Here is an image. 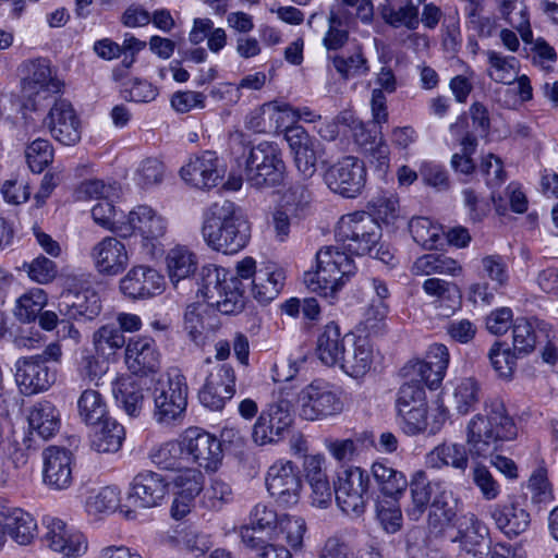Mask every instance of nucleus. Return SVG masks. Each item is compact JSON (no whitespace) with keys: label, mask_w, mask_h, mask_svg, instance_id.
Returning a JSON list of instances; mask_svg holds the SVG:
<instances>
[{"label":"nucleus","mask_w":558,"mask_h":558,"mask_svg":"<svg viewBox=\"0 0 558 558\" xmlns=\"http://www.w3.org/2000/svg\"><path fill=\"white\" fill-rule=\"evenodd\" d=\"M120 186L116 182L106 183L99 179H89L83 181L77 190L78 199H117L119 197Z\"/></svg>","instance_id":"052dcab7"},{"label":"nucleus","mask_w":558,"mask_h":558,"mask_svg":"<svg viewBox=\"0 0 558 558\" xmlns=\"http://www.w3.org/2000/svg\"><path fill=\"white\" fill-rule=\"evenodd\" d=\"M208 304L191 303L183 312V331L195 344L205 341L218 329V323L210 316Z\"/></svg>","instance_id":"c85d7f7f"},{"label":"nucleus","mask_w":558,"mask_h":558,"mask_svg":"<svg viewBox=\"0 0 558 558\" xmlns=\"http://www.w3.org/2000/svg\"><path fill=\"white\" fill-rule=\"evenodd\" d=\"M371 472L380 493L391 499H399L408 487L409 482L404 473L395 469L385 459L375 461Z\"/></svg>","instance_id":"c9c22d12"},{"label":"nucleus","mask_w":558,"mask_h":558,"mask_svg":"<svg viewBox=\"0 0 558 558\" xmlns=\"http://www.w3.org/2000/svg\"><path fill=\"white\" fill-rule=\"evenodd\" d=\"M286 140L293 154L298 171L305 179L312 178L316 172L317 160L324 155L323 144L303 128L289 130L286 133Z\"/></svg>","instance_id":"5701e85b"},{"label":"nucleus","mask_w":558,"mask_h":558,"mask_svg":"<svg viewBox=\"0 0 558 558\" xmlns=\"http://www.w3.org/2000/svg\"><path fill=\"white\" fill-rule=\"evenodd\" d=\"M238 165L242 168L246 182L256 189L272 187L283 179L284 162L281 150L272 142L245 147L238 158Z\"/></svg>","instance_id":"39448f33"},{"label":"nucleus","mask_w":558,"mask_h":558,"mask_svg":"<svg viewBox=\"0 0 558 558\" xmlns=\"http://www.w3.org/2000/svg\"><path fill=\"white\" fill-rule=\"evenodd\" d=\"M77 410L81 420L87 425L98 424L109 417L105 398L95 389H85L81 393Z\"/></svg>","instance_id":"09e8293b"},{"label":"nucleus","mask_w":558,"mask_h":558,"mask_svg":"<svg viewBox=\"0 0 558 558\" xmlns=\"http://www.w3.org/2000/svg\"><path fill=\"white\" fill-rule=\"evenodd\" d=\"M169 485L166 478L156 472L144 471L134 476L128 492L131 506L149 509L160 506L166 499Z\"/></svg>","instance_id":"aec40b11"},{"label":"nucleus","mask_w":558,"mask_h":558,"mask_svg":"<svg viewBox=\"0 0 558 558\" xmlns=\"http://www.w3.org/2000/svg\"><path fill=\"white\" fill-rule=\"evenodd\" d=\"M149 457L153 463L161 469L174 470L181 468L183 463H186L183 435L179 440L167 441L151 449Z\"/></svg>","instance_id":"8fccbe9b"},{"label":"nucleus","mask_w":558,"mask_h":558,"mask_svg":"<svg viewBox=\"0 0 558 558\" xmlns=\"http://www.w3.org/2000/svg\"><path fill=\"white\" fill-rule=\"evenodd\" d=\"M409 231L413 240L421 246L433 250L444 233L441 226L427 217H415L409 222Z\"/></svg>","instance_id":"6e6d98bb"},{"label":"nucleus","mask_w":558,"mask_h":558,"mask_svg":"<svg viewBox=\"0 0 558 558\" xmlns=\"http://www.w3.org/2000/svg\"><path fill=\"white\" fill-rule=\"evenodd\" d=\"M112 392L118 404L124 412L137 417L144 404V390L142 386L132 377L118 378L112 386Z\"/></svg>","instance_id":"79ce46f5"},{"label":"nucleus","mask_w":558,"mask_h":558,"mask_svg":"<svg viewBox=\"0 0 558 558\" xmlns=\"http://www.w3.org/2000/svg\"><path fill=\"white\" fill-rule=\"evenodd\" d=\"M180 174L191 186L210 190L222 180L225 170L216 153L206 150L201 155L192 156L181 168Z\"/></svg>","instance_id":"6ab92c4d"},{"label":"nucleus","mask_w":558,"mask_h":558,"mask_svg":"<svg viewBox=\"0 0 558 558\" xmlns=\"http://www.w3.org/2000/svg\"><path fill=\"white\" fill-rule=\"evenodd\" d=\"M335 236L337 244L322 247L316 253V270L304 277L312 292L331 301L356 274L355 263L344 250L355 255L369 253L380 239V228L369 214L356 211L340 218Z\"/></svg>","instance_id":"f257e3e1"},{"label":"nucleus","mask_w":558,"mask_h":558,"mask_svg":"<svg viewBox=\"0 0 558 558\" xmlns=\"http://www.w3.org/2000/svg\"><path fill=\"white\" fill-rule=\"evenodd\" d=\"M173 482L178 488V494L194 500L205 489V476L198 469L194 468L180 470Z\"/></svg>","instance_id":"0e129e2a"},{"label":"nucleus","mask_w":558,"mask_h":558,"mask_svg":"<svg viewBox=\"0 0 558 558\" xmlns=\"http://www.w3.org/2000/svg\"><path fill=\"white\" fill-rule=\"evenodd\" d=\"M114 229L120 238L128 239L138 234L144 242L154 243L166 234L168 220L153 207L138 205Z\"/></svg>","instance_id":"f8f14e48"},{"label":"nucleus","mask_w":558,"mask_h":558,"mask_svg":"<svg viewBox=\"0 0 558 558\" xmlns=\"http://www.w3.org/2000/svg\"><path fill=\"white\" fill-rule=\"evenodd\" d=\"M229 271L216 265L203 266L197 279V295L220 313L230 315L241 312L244 307L245 290L239 278H228Z\"/></svg>","instance_id":"20e7f679"},{"label":"nucleus","mask_w":558,"mask_h":558,"mask_svg":"<svg viewBox=\"0 0 558 558\" xmlns=\"http://www.w3.org/2000/svg\"><path fill=\"white\" fill-rule=\"evenodd\" d=\"M124 360L129 371L135 375L146 376L159 371L161 354L154 339L136 336L126 342Z\"/></svg>","instance_id":"b1692460"},{"label":"nucleus","mask_w":558,"mask_h":558,"mask_svg":"<svg viewBox=\"0 0 558 558\" xmlns=\"http://www.w3.org/2000/svg\"><path fill=\"white\" fill-rule=\"evenodd\" d=\"M490 364L495 372L505 379H510L517 366V356L501 342H495L488 352Z\"/></svg>","instance_id":"774afa93"},{"label":"nucleus","mask_w":558,"mask_h":558,"mask_svg":"<svg viewBox=\"0 0 558 558\" xmlns=\"http://www.w3.org/2000/svg\"><path fill=\"white\" fill-rule=\"evenodd\" d=\"M293 424L290 401L280 398L266 404L252 427V439L258 446L282 440Z\"/></svg>","instance_id":"1a4fd4ad"},{"label":"nucleus","mask_w":558,"mask_h":558,"mask_svg":"<svg viewBox=\"0 0 558 558\" xmlns=\"http://www.w3.org/2000/svg\"><path fill=\"white\" fill-rule=\"evenodd\" d=\"M44 525L43 542L50 550L69 557H82L88 551L87 536L61 519L47 517Z\"/></svg>","instance_id":"2eb2a0df"},{"label":"nucleus","mask_w":558,"mask_h":558,"mask_svg":"<svg viewBox=\"0 0 558 558\" xmlns=\"http://www.w3.org/2000/svg\"><path fill=\"white\" fill-rule=\"evenodd\" d=\"M312 201L313 193L310 184L296 182L284 193L282 206L287 208L291 215L299 217L308 209Z\"/></svg>","instance_id":"e2e57ef3"},{"label":"nucleus","mask_w":558,"mask_h":558,"mask_svg":"<svg viewBox=\"0 0 558 558\" xmlns=\"http://www.w3.org/2000/svg\"><path fill=\"white\" fill-rule=\"evenodd\" d=\"M397 416L400 428L408 436L436 435L444 427L448 417L447 410L442 407H438L429 414L427 404L403 410L398 412Z\"/></svg>","instance_id":"393cba45"},{"label":"nucleus","mask_w":558,"mask_h":558,"mask_svg":"<svg viewBox=\"0 0 558 558\" xmlns=\"http://www.w3.org/2000/svg\"><path fill=\"white\" fill-rule=\"evenodd\" d=\"M90 439V447L99 453H113L121 449L125 432L116 420L108 417L99 423Z\"/></svg>","instance_id":"37998d69"},{"label":"nucleus","mask_w":558,"mask_h":558,"mask_svg":"<svg viewBox=\"0 0 558 558\" xmlns=\"http://www.w3.org/2000/svg\"><path fill=\"white\" fill-rule=\"evenodd\" d=\"M125 344L124 335L114 324L102 325L93 333L95 353L105 360H110Z\"/></svg>","instance_id":"de8ad7c7"},{"label":"nucleus","mask_w":558,"mask_h":558,"mask_svg":"<svg viewBox=\"0 0 558 558\" xmlns=\"http://www.w3.org/2000/svg\"><path fill=\"white\" fill-rule=\"evenodd\" d=\"M25 157L29 169L40 173L52 162L53 147L48 140L37 138L27 146Z\"/></svg>","instance_id":"338daca9"},{"label":"nucleus","mask_w":558,"mask_h":558,"mask_svg":"<svg viewBox=\"0 0 558 558\" xmlns=\"http://www.w3.org/2000/svg\"><path fill=\"white\" fill-rule=\"evenodd\" d=\"M22 93L37 109L41 102L62 92L63 83L52 73L49 60L37 58L21 64Z\"/></svg>","instance_id":"6e6552de"},{"label":"nucleus","mask_w":558,"mask_h":558,"mask_svg":"<svg viewBox=\"0 0 558 558\" xmlns=\"http://www.w3.org/2000/svg\"><path fill=\"white\" fill-rule=\"evenodd\" d=\"M490 517L497 529L509 538L524 533L531 523L530 513L519 502L494 505L490 507Z\"/></svg>","instance_id":"7c9ffc66"},{"label":"nucleus","mask_w":558,"mask_h":558,"mask_svg":"<svg viewBox=\"0 0 558 558\" xmlns=\"http://www.w3.org/2000/svg\"><path fill=\"white\" fill-rule=\"evenodd\" d=\"M501 16L509 25L515 28L523 41L530 43L533 34L530 27L529 15L525 7L518 0H502L499 5Z\"/></svg>","instance_id":"864d4df0"},{"label":"nucleus","mask_w":558,"mask_h":558,"mask_svg":"<svg viewBox=\"0 0 558 558\" xmlns=\"http://www.w3.org/2000/svg\"><path fill=\"white\" fill-rule=\"evenodd\" d=\"M56 371L40 357H21L15 363V381L23 395L48 390L56 381Z\"/></svg>","instance_id":"4be33fe9"},{"label":"nucleus","mask_w":558,"mask_h":558,"mask_svg":"<svg viewBox=\"0 0 558 558\" xmlns=\"http://www.w3.org/2000/svg\"><path fill=\"white\" fill-rule=\"evenodd\" d=\"M280 520V515L267 505L257 504L250 512V523L240 526L239 535L245 547H256L263 538L258 535L265 533L272 537Z\"/></svg>","instance_id":"cd10ccee"},{"label":"nucleus","mask_w":558,"mask_h":558,"mask_svg":"<svg viewBox=\"0 0 558 558\" xmlns=\"http://www.w3.org/2000/svg\"><path fill=\"white\" fill-rule=\"evenodd\" d=\"M350 343L337 366L345 375L352 378H361L372 367L374 360L373 347L366 338L355 335H353V340Z\"/></svg>","instance_id":"c756f323"},{"label":"nucleus","mask_w":558,"mask_h":558,"mask_svg":"<svg viewBox=\"0 0 558 558\" xmlns=\"http://www.w3.org/2000/svg\"><path fill=\"white\" fill-rule=\"evenodd\" d=\"M480 276L489 279L495 287L505 288L509 282V270L505 258L498 254L481 258Z\"/></svg>","instance_id":"69168bd1"},{"label":"nucleus","mask_w":558,"mask_h":558,"mask_svg":"<svg viewBox=\"0 0 558 558\" xmlns=\"http://www.w3.org/2000/svg\"><path fill=\"white\" fill-rule=\"evenodd\" d=\"M327 187L343 197L354 198L366 184L364 162L354 156H345L329 166L323 175Z\"/></svg>","instance_id":"9d476101"},{"label":"nucleus","mask_w":558,"mask_h":558,"mask_svg":"<svg viewBox=\"0 0 558 558\" xmlns=\"http://www.w3.org/2000/svg\"><path fill=\"white\" fill-rule=\"evenodd\" d=\"M186 463H195L207 472H216L221 465V441L199 428H189L183 434Z\"/></svg>","instance_id":"4468645a"},{"label":"nucleus","mask_w":558,"mask_h":558,"mask_svg":"<svg viewBox=\"0 0 558 558\" xmlns=\"http://www.w3.org/2000/svg\"><path fill=\"white\" fill-rule=\"evenodd\" d=\"M453 501L452 493L448 490L441 482V488L437 489L430 504L428 514V523L430 526L436 527L442 522H451L456 517V508L452 506Z\"/></svg>","instance_id":"13d9d810"},{"label":"nucleus","mask_w":558,"mask_h":558,"mask_svg":"<svg viewBox=\"0 0 558 558\" xmlns=\"http://www.w3.org/2000/svg\"><path fill=\"white\" fill-rule=\"evenodd\" d=\"M51 136L65 146H72L81 141L82 126L72 104L66 99H56L53 106L44 119Z\"/></svg>","instance_id":"a211bd4d"},{"label":"nucleus","mask_w":558,"mask_h":558,"mask_svg":"<svg viewBox=\"0 0 558 558\" xmlns=\"http://www.w3.org/2000/svg\"><path fill=\"white\" fill-rule=\"evenodd\" d=\"M328 29L323 38V45L328 51L342 49L349 41V31L345 26L344 11L331 8L328 14Z\"/></svg>","instance_id":"3c124183"},{"label":"nucleus","mask_w":558,"mask_h":558,"mask_svg":"<svg viewBox=\"0 0 558 558\" xmlns=\"http://www.w3.org/2000/svg\"><path fill=\"white\" fill-rule=\"evenodd\" d=\"M31 435L36 434L43 439L52 437L60 427V416L57 408L49 401L34 404L27 415Z\"/></svg>","instance_id":"58836bf2"},{"label":"nucleus","mask_w":558,"mask_h":558,"mask_svg":"<svg viewBox=\"0 0 558 558\" xmlns=\"http://www.w3.org/2000/svg\"><path fill=\"white\" fill-rule=\"evenodd\" d=\"M453 542L459 543V558H487L490 538L487 525L474 513L468 512L458 520Z\"/></svg>","instance_id":"dca6fc26"},{"label":"nucleus","mask_w":558,"mask_h":558,"mask_svg":"<svg viewBox=\"0 0 558 558\" xmlns=\"http://www.w3.org/2000/svg\"><path fill=\"white\" fill-rule=\"evenodd\" d=\"M189 388L179 369H171L156 381L154 387V417L160 424H170L185 412Z\"/></svg>","instance_id":"423d86ee"},{"label":"nucleus","mask_w":558,"mask_h":558,"mask_svg":"<svg viewBox=\"0 0 558 558\" xmlns=\"http://www.w3.org/2000/svg\"><path fill=\"white\" fill-rule=\"evenodd\" d=\"M486 56L489 63V77L498 83L510 84L514 78L517 59L511 56H504L495 50H488Z\"/></svg>","instance_id":"bf43d9fd"},{"label":"nucleus","mask_w":558,"mask_h":558,"mask_svg":"<svg viewBox=\"0 0 558 558\" xmlns=\"http://www.w3.org/2000/svg\"><path fill=\"white\" fill-rule=\"evenodd\" d=\"M58 310L68 319H93L100 313L101 305L94 292L65 291L59 298Z\"/></svg>","instance_id":"72a5a7b5"},{"label":"nucleus","mask_w":558,"mask_h":558,"mask_svg":"<svg viewBox=\"0 0 558 558\" xmlns=\"http://www.w3.org/2000/svg\"><path fill=\"white\" fill-rule=\"evenodd\" d=\"M170 281L177 286L179 281L190 278L197 267L196 255L186 246L177 245L166 256Z\"/></svg>","instance_id":"c03bdc74"},{"label":"nucleus","mask_w":558,"mask_h":558,"mask_svg":"<svg viewBox=\"0 0 558 558\" xmlns=\"http://www.w3.org/2000/svg\"><path fill=\"white\" fill-rule=\"evenodd\" d=\"M120 506V490L114 486H105L92 492L85 502L89 515L98 517L114 512Z\"/></svg>","instance_id":"603ef678"},{"label":"nucleus","mask_w":558,"mask_h":558,"mask_svg":"<svg viewBox=\"0 0 558 558\" xmlns=\"http://www.w3.org/2000/svg\"><path fill=\"white\" fill-rule=\"evenodd\" d=\"M266 486L279 505L290 507L300 499L302 481L291 461H277L268 469Z\"/></svg>","instance_id":"f3484780"},{"label":"nucleus","mask_w":558,"mask_h":558,"mask_svg":"<svg viewBox=\"0 0 558 558\" xmlns=\"http://www.w3.org/2000/svg\"><path fill=\"white\" fill-rule=\"evenodd\" d=\"M424 292L439 302L448 303V311L444 315L449 316L460 305L461 293L457 284L439 278L426 279L423 283Z\"/></svg>","instance_id":"5fc2aeb1"},{"label":"nucleus","mask_w":558,"mask_h":558,"mask_svg":"<svg viewBox=\"0 0 558 558\" xmlns=\"http://www.w3.org/2000/svg\"><path fill=\"white\" fill-rule=\"evenodd\" d=\"M368 474L361 468L352 466L338 476L335 497L338 507L348 515L360 517L366 506Z\"/></svg>","instance_id":"9b49d317"},{"label":"nucleus","mask_w":558,"mask_h":558,"mask_svg":"<svg viewBox=\"0 0 558 558\" xmlns=\"http://www.w3.org/2000/svg\"><path fill=\"white\" fill-rule=\"evenodd\" d=\"M300 416L306 421L325 420L343 411V401L337 387L316 379L298 395Z\"/></svg>","instance_id":"0eeeda50"},{"label":"nucleus","mask_w":558,"mask_h":558,"mask_svg":"<svg viewBox=\"0 0 558 558\" xmlns=\"http://www.w3.org/2000/svg\"><path fill=\"white\" fill-rule=\"evenodd\" d=\"M43 481L53 490H65L73 483L74 458L70 450L49 446L43 451Z\"/></svg>","instance_id":"412c9836"},{"label":"nucleus","mask_w":558,"mask_h":558,"mask_svg":"<svg viewBox=\"0 0 558 558\" xmlns=\"http://www.w3.org/2000/svg\"><path fill=\"white\" fill-rule=\"evenodd\" d=\"M518 436V427L509 415L504 401L488 398L482 412L475 414L466 425V445L472 458H493L492 464L508 478L518 477V468L509 458L494 456L505 442Z\"/></svg>","instance_id":"f03ea898"},{"label":"nucleus","mask_w":558,"mask_h":558,"mask_svg":"<svg viewBox=\"0 0 558 558\" xmlns=\"http://www.w3.org/2000/svg\"><path fill=\"white\" fill-rule=\"evenodd\" d=\"M89 256L95 269L102 276H117L129 264L125 245L114 236H105L97 242Z\"/></svg>","instance_id":"a878e982"},{"label":"nucleus","mask_w":558,"mask_h":558,"mask_svg":"<svg viewBox=\"0 0 558 558\" xmlns=\"http://www.w3.org/2000/svg\"><path fill=\"white\" fill-rule=\"evenodd\" d=\"M468 452L461 444L442 442L425 456V465L434 470L451 466L464 472L469 465Z\"/></svg>","instance_id":"e433bc0d"},{"label":"nucleus","mask_w":558,"mask_h":558,"mask_svg":"<svg viewBox=\"0 0 558 558\" xmlns=\"http://www.w3.org/2000/svg\"><path fill=\"white\" fill-rule=\"evenodd\" d=\"M408 485L410 486L411 504L407 508L405 513L410 520L417 521L432 504L437 489L441 488V482L428 481L426 473L418 470L413 473Z\"/></svg>","instance_id":"f704fd0d"},{"label":"nucleus","mask_w":558,"mask_h":558,"mask_svg":"<svg viewBox=\"0 0 558 558\" xmlns=\"http://www.w3.org/2000/svg\"><path fill=\"white\" fill-rule=\"evenodd\" d=\"M351 340H353V333L342 336L339 326L331 322L324 327L317 338L316 355L323 364L335 367L345 348L351 344Z\"/></svg>","instance_id":"2f4dec72"},{"label":"nucleus","mask_w":558,"mask_h":558,"mask_svg":"<svg viewBox=\"0 0 558 558\" xmlns=\"http://www.w3.org/2000/svg\"><path fill=\"white\" fill-rule=\"evenodd\" d=\"M235 371L230 364L211 365L198 392L201 403L213 411L222 410L235 395Z\"/></svg>","instance_id":"ddd939ff"},{"label":"nucleus","mask_w":558,"mask_h":558,"mask_svg":"<svg viewBox=\"0 0 558 558\" xmlns=\"http://www.w3.org/2000/svg\"><path fill=\"white\" fill-rule=\"evenodd\" d=\"M1 524L17 544L28 545L37 535V522L34 517L20 509L0 505Z\"/></svg>","instance_id":"473e14b6"},{"label":"nucleus","mask_w":558,"mask_h":558,"mask_svg":"<svg viewBox=\"0 0 558 558\" xmlns=\"http://www.w3.org/2000/svg\"><path fill=\"white\" fill-rule=\"evenodd\" d=\"M202 235L210 248L231 255L247 245L251 226L234 203L222 201L214 203L205 213Z\"/></svg>","instance_id":"7ed1b4c3"},{"label":"nucleus","mask_w":558,"mask_h":558,"mask_svg":"<svg viewBox=\"0 0 558 558\" xmlns=\"http://www.w3.org/2000/svg\"><path fill=\"white\" fill-rule=\"evenodd\" d=\"M284 275L281 269L266 266L258 269L252 279L250 292L259 303L266 304L272 301L283 287Z\"/></svg>","instance_id":"ea45409f"},{"label":"nucleus","mask_w":558,"mask_h":558,"mask_svg":"<svg viewBox=\"0 0 558 558\" xmlns=\"http://www.w3.org/2000/svg\"><path fill=\"white\" fill-rule=\"evenodd\" d=\"M328 60L339 76L345 81L367 75L369 72L368 61L360 45H354L347 52L329 54Z\"/></svg>","instance_id":"a19ab883"},{"label":"nucleus","mask_w":558,"mask_h":558,"mask_svg":"<svg viewBox=\"0 0 558 558\" xmlns=\"http://www.w3.org/2000/svg\"><path fill=\"white\" fill-rule=\"evenodd\" d=\"M307 524L303 517L289 513L280 514V520L271 538L282 539L290 550L303 548Z\"/></svg>","instance_id":"a18cd8bd"},{"label":"nucleus","mask_w":558,"mask_h":558,"mask_svg":"<svg viewBox=\"0 0 558 558\" xmlns=\"http://www.w3.org/2000/svg\"><path fill=\"white\" fill-rule=\"evenodd\" d=\"M482 399L480 383L473 377H463L452 384V404L461 415L475 409Z\"/></svg>","instance_id":"49530a36"},{"label":"nucleus","mask_w":558,"mask_h":558,"mask_svg":"<svg viewBox=\"0 0 558 558\" xmlns=\"http://www.w3.org/2000/svg\"><path fill=\"white\" fill-rule=\"evenodd\" d=\"M163 277L148 266H134L120 281L122 293L131 299H147L163 290Z\"/></svg>","instance_id":"bb28decb"},{"label":"nucleus","mask_w":558,"mask_h":558,"mask_svg":"<svg viewBox=\"0 0 558 558\" xmlns=\"http://www.w3.org/2000/svg\"><path fill=\"white\" fill-rule=\"evenodd\" d=\"M420 3L421 0H386L381 7V17L392 27L416 29Z\"/></svg>","instance_id":"4c0bfd02"},{"label":"nucleus","mask_w":558,"mask_h":558,"mask_svg":"<svg viewBox=\"0 0 558 558\" xmlns=\"http://www.w3.org/2000/svg\"><path fill=\"white\" fill-rule=\"evenodd\" d=\"M47 304V295L43 289H33L23 294L15 308L16 317L22 322H33Z\"/></svg>","instance_id":"680f3d73"},{"label":"nucleus","mask_w":558,"mask_h":558,"mask_svg":"<svg viewBox=\"0 0 558 558\" xmlns=\"http://www.w3.org/2000/svg\"><path fill=\"white\" fill-rule=\"evenodd\" d=\"M233 500V490L229 483L219 477L211 478L199 499L202 507L219 511Z\"/></svg>","instance_id":"4d7b16f0"}]
</instances>
